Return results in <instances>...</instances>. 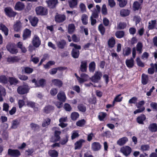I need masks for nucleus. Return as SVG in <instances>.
Masks as SVG:
<instances>
[{"instance_id": "obj_1", "label": "nucleus", "mask_w": 157, "mask_h": 157, "mask_svg": "<svg viewBox=\"0 0 157 157\" xmlns=\"http://www.w3.org/2000/svg\"><path fill=\"white\" fill-rule=\"evenodd\" d=\"M30 88L27 84H23L19 86L17 89L18 93L20 94L23 95L29 93Z\"/></svg>"}, {"instance_id": "obj_2", "label": "nucleus", "mask_w": 157, "mask_h": 157, "mask_svg": "<svg viewBox=\"0 0 157 157\" xmlns=\"http://www.w3.org/2000/svg\"><path fill=\"white\" fill-rule=\"evenodd\" d=\"M35 10L36 14L39 15L45 16L48 13V10L46 7L40 6L36 8Z\"/></svg>"}, {"instance_id": "obj_3", "label": "nucleus", "mask_w": 157, "mask_h": 157, "mask_svg": "<svg viewBox=\"0 0 157 157\" xmlns=\"http://www.w3.org/2000/svg\"><path fill=\"white\" fill-rule=\"evenodd\" d=\"M102 76V72L100 71H96L94 75L90 78L91 81L94 83H98L101 79Z\"/></svg>"}, {"instance_id": "obj_4", "label": "nucleus", "mask_w": 157, "mask_h": 157, "mask_svg": "<svg viewBox=\"0 0 157 157\" xmlns=\"http://www.w3.org/2000/svg\"><path fill=\"white\" fill-rule=\"evenodd\" d=\"M4 10L6 15L10 18H14L17 14V13L10 7H6Z\"/></svg>"}, {"instance_id": "obj_5", "label": "nucleus", "mask_w": 157, "mask_h": 157, "mask_svg": "<svg viewBox=\"0 0 157 157\" xmlns=\"http://www.w3.org/2000/svg\"><path fill=\"white\" fill-rule=\"evenodd\" d=\"M32 83H34L36 87L40 86L43 87L46 84V80L44 78H40L38 81L35 78L33 79L31 81Z\"/></svg>"}, {"instance_id": "obj_6", "label": "nucleus", "mask_w": 157, "mask_h": 157, "mask_svg": "<svg viewBox=\"0 0 157 157\" xmlns=\"http://www.w3.org/2000/svg\"><path fill=\"white\" fill-rule=\"evenodd\" d=\"M66 20V17L64 14H60L57 13L55 16V20L57 23H62Z\"/></svg>"}, {"instance_id": "obj_7", "label": "nucleus", "mask_w": 157, "mask_h": 157, "mask_svg": "<svg viewBox=\"0 0 157 157\" xmlns=\"http://www.w3.org/2000/svg\"><path fill=\"white\" fill-rule=\"evenodd\" d=\"M61 133V131L55 130L54 133V136L51 139V141L54 143L59 141L61 138L60 135Z\"/></svg>"}, {"instance_id": "obj_8", "label": "nucleus", "mask_w": 157, "mask_h": 157, "mask_svg": "<svg viewBox=\"0 0 157 157\" xmlns=\"http://www.w3.org/2000/svg\"><path fill=\"white\" fill-rule=\"evenodd\" d=\"M32 43L33 46L37 48L41 44V40L39 37L37 35H34L33 37Z\"/></svg>"}, {"instance_id": "obj_9", "label": "nucleus", "mask_w": 157, "mask_h": 157, "mask_svg": "<svg viewBox=\"0 0 157 157\" xmlns=\"http://www.w3.org/2000/svg\"><path fill=\"white\" fill-rule=\"evenodd\" d=\"M46 2L48 7L51 9L55 8L58 3V0H48Z\"/></svg>"}, {"instance_id": "obj_10", "label": "nucleus", "mask_w": 157, "mask_h": 157, "mask_svg": "<svg viewBox=\"0 0 157 157\" xmlns=\"http://www.w3.org/2000/svg\"><path fill=\"white\" fill-rule=\"evenodd\" d=\"M120 151L124 155L127 156L131 152L132 149L129 146H126L121 147Z\"/></svg>"}, {"instance_id": "obj_11", "label": "nucleus", "mask_w": 157, "mask_h": 157, "mask_svg": "<svg viewBox=\"0 0 157 157\" xmlns=\"http://www.w3.org/2000/svg\"><path fill=\"white\" fill-rule=\"evenodd\" d=\"M8 154L9 155L13 157H17L21 155L20 151L17 149H9Z\"/></svg>"}, {"instance_id": "obj_12", "label": "nucleus", "mask_w": 157, "mask_h": 157, "mask_svg": "<svg viewBox=\"0 0 157 157\" xmlns=\"http://www.w3.org/2000/svg\"><path fill=\"white\" fill-rule=\"evenodd\" d=\"M57 97L58 100L62 102H64L67 99L65 94L63 91H59Z\"/></svg>"}, {"instance_id": "obj_13", "label": "nucleus", "mask_w": 157, "mask_h": 157, "mask_svg": "<svg viewBox=\"0 0 157 157\" xmlns=\"http://www.w3.org/2000/svg\"><path fill=\"white\" fill-rule=\"evenodd\" d=\"M31 35V31L27 28L25 29L23 31L22 34L23 40H25L30 38Z\"/></svg>"}, {"instance_id": "obj_14", "label": "nucleus", "mask_w": 157, "mask_h": 157, "mask_svg": "<svg viewBox=\"0 0 157 157\" xmlns=\"http://www.w3.org/2000/svg\"><path fill=\"white\" fill-rule=\"evenodd\" d=\"M30 23L33 26L35 27L37 26L39 21L38 18L36 17L29 16L28 18Z\"/></svg>"}, {"instance_id": "obj_15", "label": "nucleus", "mask_w": 157, "mask_h": 157, "mask_svg": "<svg viewBox=\"0 0 157 157\" xmlns=\"http://www.w3.org/2000/svg\"><path fill=\"white\" fill-rule=\"evenodd\" d=\"M87 61L86 60H83L81 62V65L79 67L80 71L82 72H86L87 68Z\"/></svg>"}, {"instance_id": "obj_16", "label": "nucleus", "mask_w": 157, "mask_h": 157, "mask_svg": "<svg viewBox=\"0 0 157 157\" xmlns=\"http://www.w3.org/2000/svg\"><path fill=\"white\" fill-rule=\"evenodd\" d=\"M101 147L100 144L98 142H93L91 145V148L94 151H98L100 150Z\"/></svg>"}, {"instance_id": "obj_17", "label": "nucleus", "mask_w": 157, "mask_h": 157, "mask_svg": "<svg viewBox=\"0 0 157 157\" xmlns=\"http://www.w3.org/2000/svg\"><path fill=\"white\" fill-rule=\"evenodd\" d=\"M25 8V5L23 3L18 1L17 2L15 6L14 9L17 11H21Z\"/></svg>"}, {"instance_id": "obj_18", "label": "nucleus", "mask_w": 157, "mask_h": 157, "mask_svg": "<svg viewBox=\"0 0 157 157\" xmlns=\"http://www.w3.org/2000/svg\"><path fill=\"white\" fill-rule=\"evenodd\" d=\"M85 142V140L82 139H80L75 143V149H80L82 146V144Z\"/></svg>"}, {"instance_id": "obj_19", "label": "nucleus", "mask_w": 157, "mask_h": 157, "mask_svg": "<svg viewBox=\"0 0 157 157\" xmlns=\"http://www.w3.org/2000/svg\"><path fill=\"white\" fill-rule=\"evenodd\" d=\"M146 119V117L144 114H141L136 118V122L140 124H144V121Z\"/></svg>"}, {"instance_id": "obj_20", "label": "nucleus", "mask_w": 157, "mask_h": 157, "mask_svg": "<svg viewBox=\"0 0 157 157\" xmlns=\"http://www.w3.org/2000/svg\"><path fill=\"white\" fill-rule=\"evenodd\" d=\"M8 82L10 85L15 86L19 83V81L15 77H9L8 78Z\"/></svg>"}, {"instance_id": "obj_21", "label": "nucleus", "mask_w": 157, "mask_h": 157, "mask_svg": "<svg viewBox=\"0 0 157 157\" xmlns=\"http://www.w3.org/2000/svg\"><path fill=\"white\" fill-rule=\"evenodd\" d=\"M54 109V107L51 105H48L46 106L43 109V111L46 114H48L52 112Z\"/></svg>"}, {"instance_id": "obj_22", "label": "nucleus", "mask_w": 157, "mask_h": 157, "mask_svg": "<svg viewBox=\"0 0 157 157\" xmlns=\"http://www.w3.org/2000/svg\"><path fill=\"white\" fill-rule=\"evenodd\" d=\"M52 82L53 84L54 85L58 87L59 88L61 87L63 85V82L62 81L59 79H53L52 80Z\"/></svg>"}, {"instance_id": "obj_23", "label": "nucleus", "mask_w": 157, "mask_h": 157, "mask_svg": "<svg viewBox=\"0 0 157 157\" xmlns=\"http://www.w3.org/2000/svg\"><path fill=\"white\" fill-rule=\"evenodd\" d=\"M128 141V138L126 137H124L119 139L117 141V144L119 146L124 145Z\"/></svg>"}, {"instance_id": "obj_24", "label": "nucleus", "mask_w": 157, "mask_h": 157, "mask_svg": "<svg viewBox=\"0 0 157 157\" xmlns=\"http://www.w3.org/2000/svg\"><path fill=\"white\" fill-rule=\"evenodd\" d=\"M20 120L16 119L12 121L11 128L15 129L17 128L18 126L20 125Z\"/></svg>"}, {"instance_id": "obj_25", "label": "nucleus", "mask_w": 157, "mask_h": 157, "mask_svg": "<svg viewBox=\"0 0 157 157\" xmlns=\"http://www.w3.org/2000/svg\"><path fill=\"white\" fill-rule=\"evenodd\" d=\"M148 75L143 74L141 75L142 83L144 85H146L148 83Z\"/></svg>"}, {"instance_id": "obj_26", "label": "nucleus", "mask_w": 157, "mask_h": 157, "mask_svg": "<svg viewBox=\"0 0 157 157\" xmlns=\"http://www.w3.org/2000/svg\"><path fill=\"white\" fill-rule=\"evenodd\" d=\"M80 77L82 80H80V83H82L87 81L89 78V75L84 73H82L80 75Z\"/></svg>"}, {"instance_id": "obj_27", "label": "nucleus", "mask_w": 157, "mask_h": 157, "mask_svg": "<svg viewBox=\"0 0 157 157\" xmlns=\"http://www.w3.org/2000/svg\"><path fill=\"white\" fill-rule=\"evenodd\" d=\"M142 4L140 2H139L137 1H135L133 4V7L134 11L138 10L139 9H141L142 8L141 6Z\"/></svg>"}, {"instance_id": "obj_28", "label": "nucleus", "mask_w": 157, "mask_h": 157, "mask_svg": "<svg viewBox=\"0 0 157 157\" xmlns=\"http://www.w3.org/2000/svg\"><path fill=\"white\" fill-rule=\"evenodd\" d=\"M116 44V41L114 38L113 37H111L108 40V44L109 48H113L114 47Z\"/></svg>"}, {"instance_id": "obj_29", "label": "nucleus", "mask_w": 157, "mask_h": 157, "mask_svg": "<svg viewBox=\"0 0 157 157\" xmlns=\"http://www.w3.org/2000/svg\"><path fill=\"white\" fill-rule=\"evenodd\" d=\"M21 27V22L20 21H17L13 25V29L14 31L18 32L20 31Z\"/></svg>"}, {"instance_id": "obj_30", "label": "nucleus", "mask_w": 157, "mask_h": 157, "mask_svg": "<svg viewBox=\"0 0 157 157\" xmlns=\"http://www.w3.org/2000/svg\"><path fill=\"white\" fill-rule=\"evenodd\" d=\"M126 64L128 68H132L134 66V60L132 58L130 59H127L125 61Z\"/></svg>"}, {"instance_id": "obj_31", "label": "nucleus", "mask_w": 157, "mask_h": 157, "mask_svg": "<svg viewBox=\"0 0 157 157\" xmlns=\"http://www.w3.org/2000/svg\"><path fill=\"white\" fill-rule=\"evenodd\" d=\"M96 69V64L94 61L90 62L89 64V69L90 72L93 73Z\"/></svg>"}, {"instance_id": "obj_32", "label": "nucleus", "mask_w": 157, "mask_h": 157, "mask_svg": "<svg viewBox=\"0 0 157 157\" xmlns=\"http://www.w3.org/2000/svg\"><path fill=\"white\" fill-rule=\"evenodd\" d=\"M77 108L80 112L82 113L85 112L86 110L85 105L83 103H79L78 105Z\"/></svg>"}, {"instance_id": "obj_33", "label": "nucleus", "mask_w": 157, "mask_h": 157, "mask_svg": "<svg viewBox=\"0 0 157 157\" xmlns=\"http://www.w3.org/2000/svg\"><path fill=\"white\" fill-rule=\"evenodd\" d=\"M149 130L152 132H155L157 131V125L156 123H153L150 124L148 127Z\"/></svg>"}, {"instance_id": "obj_34", "label": "nucleus", "mask_w": 157, "mask_h": 157, "mask_svg": "<svg viewBox=\"0 0 157 157\" xmlns=\"http://www.w3.org/2000/svg\"><path fill=\"white\" fill-rule=\"evenodd\" d=\"M67 44L66 41L64 40H62L57 43L58 47L60 49H63Z\"/></svg>"}, {"instance_id": "obj_35", "label": "nucleus", "mask_w": 157, "mask_h": 157, "mask_svg": "<svg viewBox=\"0 0 157 157\" xmlns=\"http://www.w3.org/2000/svg\"><path fill=\"white\" fill-rule=\"evenodd\" d=\"M48 153L51 157H58V152L55 150H49Z\"/></svg>"}, {"instance_id": "obj_36", "label": "nucleus", "mask_w": 157, "mask_h": 157, "mask_svg": "<svg viewBox=\"0 0 157 157\" xmlns=\"http://www.w3.org/2000/svg\"><path fill=\"white\" fill-rule=\"evenodd\" d=\"M80 52L78 50H75L72 49L71 52L72 56L75 59L78 58L79 56Z\"/></svg>"}, {"instance_id": "obj_37", "label": "nucleus", "mask_w": 157, "mask_h": 157, "mask_svg": "<svg viewBox=\"0 0 157 157\" xmlns=\"http://www.w3.org/2000/svg\"><path fill=\"white\" fill-rule=\"evenodd\" d=\"M143 47V44L141 42H139L136 45V49L139 54L142 53Z\"/></svg>"}, {"instance_id": "obj_38", "label": "nucleus", "mask_w": 157, "mask_h": 157, "mask_svg": "<svg viewBox=\"0 0 157 157\" xmlns=\"http://www.w3.org/2000/svg\"><path fill=\"white\" fill-rule=\"evenodd\" d=\"M88 17L85 14H82L81 16V21L82 23L84 25H86L88 24Z\"/></svg>"}, {"instance_id": "obj_39", "label": "nucleus", "mask_w": 157, "mask_h": 157, "mask_svg": "<svg viewBox=\"0 0 157 157\" xmlns=\"http://www.w3.org/2000/svg\"><path fill=\"white\" fill-rule=\"evenodd\" d=\"M19 59L17 56L10 57H8L7 59V61L10 63H14L18 62Z\"/></svg>"}, {"instance_id": "obj_40", "label": "nucleus", "mask_w": 157, "mask_h": 157, "mask_svg": "<svg viewBox=\"0 0 157 157\" xmlns=\"http://www.w3.org/2000/svg\"><path fill=\"white\" fill-rule=\"evenodd\" d=\"M75 29V27L73 24H69L68 26V32L69 34H72Z\"/></svg>"}, {"instance_id": "obj_41", "label": "nucleus", "mask_w": 157, "mask_h": 157, "mask_svg": "<svg viewBox=\"0 0 157 157\" xmlns=\"http://www.w3.org/2000/svg\"><path fill=\"white\" fill-rule=\"evenodd\" d=\"M131 48L128 47H126L123 50V54L124 56H127L129 55L131 53Z\"/></svg>"}, {"instance_id": "obj_42", "label": "nucleus", "mask_w": 157, "mask_h": 157, "mask_svg": "<svg viewBox=\"0 0 157 157\" xmlns=\"http://www.w3.org/2000/svg\"><path fill=\"white\" fill-rule=\"evenodd\" d=\"M0 29L4 32L5 35L7 36L8 34L9 29L8 28L4 25L1 24L0 27Z\"/></svg>"}, {"instance_id": "obj_43", "label": "nucleus", "mask_w": 157, "mask_h": 157, "mask_svg": "<svg viewBox=\"0 0 157 157\" xmlns=\"http://www.w3.org/2000/svg\"><path fill=\"white\" fill-rule=\"evenodd\" d=\"M8 82V78L5 75H2L0 76V82L4 84H6Z\"/></svg>"}, {"instance_id": "obj_44", "label": "nucleus", "mask_w": 157, "mask_h": 157, "mask_svg": "<svg viewBox=\"0 0 157 157\" xmlns=\"http://www.w3.org/2000/svg\"><path fill=\"white\" fill-rule=\"evenodd\" d=\"M69 7L71 8H74L78 4V0H71L68 2Z\"/></svg>"}, {"instance_id": "obj_45", "label": "nucleus", "mask_w": 157, "mask_h": 157, "mask_svg": "<svg viewBox=\"0 0 157 157\" xmlns=\"http://www.w3.org/2000/svg\"><path fill=\"white\" fill-rule=\"evenodd\" d=\"M125 33L123 31H118L115 33V36L118 38L123 37Z\"/></svg>"}, {"instance_id": "obj_46", "label": "nucleus", "mask_w": 157, "mask_h": 157, "mask_svg": "<svg viewBox=\"0 0 157 157\" xmlns=\"http://www.w3.org/2000/svg\"><path fill=\"white\" fill-rule=\"evenodd\" d=\"M130 14L129 10L127 9H123L120 11V14L123 17L128 16Z\"/></svg>"}, {"instance_id": "obj_47", "label": "nucleus", "mask_w": 157, "mask_h": 157, "mask_svg": "<svg viewBox=\"0 0 157 157\" xmlns=\"http://www.w3.org/2000/svg\"><path fill=\"white\" fill-rule=\"evenodd\" d=\"M151 24L150 22L148 23V29L149 30H152L153 29L156 25V21L155 20H151Z\"/></svg>"}, {"instance_id": "obj_48", "label": "nucleus", "mask_w": 157, "mask_h": 157, "mask_svg": "<svg viewBox=\"0 0 157 157\" xmlns=\"http://www.w3.org/2000/svg\"><path fill=\"white\" fill-rule=\"evenodd\" d=\"M79 116V115L78 113L75 112L71 113V117L72 120L75 121L78 118Z\"/></svg>"}, {"instance_id": "obj_49", "label": "nucleus", "mask_w": 157, "mask_h": 157, "mask_svg": "<svg viewBox=\"0 0 157 157\" xmlns=\"http://www.w3.org/2000/svg\"><path fill=\"white\" fill-rule=\"evenodd\" d=\"M86 123L85 120L84 119H83L77 121L76 123V125L78 126L82 127Z\"/></svg>"}, {"instance_id": "obj_50", "label": "nucleus", "mask_w": 157, "mask_h": 157, "mask_svg": "<svg viewBox=\"0 0 157 157\" xmlns=\"http://www.w3.org/2000/svg\"><path fill=\"white\" fill-rule=\"evenodd\" d=\"M30 127L34 131L39 130L40 126L36 124L32 123L30 124Z\"/></svg>"}, {"instance_id": "obj_51", "label": "nucleus", "mask_w": 157, "mask_h": 157, "mask_svg": "<svg viewBox=\"0 0 157 157\" xmlns=\"http://www.w3.org/2000/svg\"><path fill=\"white\" fill-rule=\"evenodd\" d=\"M24 69V72L27 74H30L32 73L33 71V69L32 68L29 67H23Z\"/></svg>"}, {"instance_id": "obj_52", "label": "nucleus", "mask_w": 157, "mask_h": 157, "mask_svg": "<svg viewBox=\"0 0 157 157\" xmlns=\"http://www.w3.org/2000/svg\"><path fill=\"white\" fill-rule=\"evenodd\" d=\"M98 29L101 35H103L105 32V28L102 24H101L99 25Z\"/></svg>"}, {"instance_id": "obj_53", "label": "nucleus", "mask_w": 157, "mask_h": 157, "mask_svg": "<svg viewBox=\"0 0 157 157\" xmlns=\"http://www.w3.org/2000/svg\"><path fill=\"white\" fill-rule=\"evenodd\" d=\"M51 119L49 118H46L42 124V126L43 127L48 126L50 123Z\"/></svg>"}, {"instance_id": "obj_54", "label": "nucleus", "mask_w": 157, "mask_h": 157, "mask_svg": "<svg viewBox=\"0 0 157 157\" xmlns=\"http://www.w3.org/2000/svg\"><path fill=\"white\" fill-rule=\"evenodd\" d=\"M79 7L80 9V11L82 13L86 12V7L83 3H80L79 5Z\"/></svg>"}, {"instance_id": "obj_55", "label": "nucleus", "mask_w": 157, "mask_h": 157, "mask_svg": "<svg viewBox=\"0 0 157 157\" xmlns=\"http://www.w3.org/2000/svg\"><path fill=\"white\" fill-rule=\"evenodd\" d=\"M150 149V146L148 144L142 145L140 147V150L142 152L148 151Z\"/></svg>"}, {"instance_id": "obj_56", "label": "nucleus", "mask_w": 157, "mask_h": 157, "mask_svg": "<svg viewBox=\"0 0 157 157\" xmlns=\"http://www.w3.org/2000/svg\"><path fill=\"white\" fill-rule=\"evenodd\" d=\"M55 63V62L54 61H49L46 64L44 65V67L46 69H48L51 66L54 65Z\"/></svg>"}, {"instance_id": "obj_57", "label": "nucleus", "mask_w": 157, "mask_h": 157, "mask_svg": "<svg viewBox=\"0 0 157 157\" xmlns=\"http://www.w3.org/2000/svg\"><path fill=\"white\" fill-rule=\"evenodd\" d=\"M151 67L149 68L148 69V73L150 75L153 74L155 71L154 64L151 63L150 64Z\"/></svg>"}, {"instance_id": "obj_58", "label": "nucleus", "mask_w": 157, "mask_h": 157, "mask_svg": "<svg viewBox=\"0 0 157 157\" xmlns=\"http://www.w3.org/2000/svg\"><path fill=\"white\" fill-rule=\"evenodd\" d=\"M127 26L126 24L124 22H120L117 26V28L119 29H123L125 28Z\"/></svg>"}, {"instance_id": "obj_59", "label": "nucleus", "mask_w": 157, "mask_h": 157, "mask_svg": "<svg viewBox=\"0 0 157 157\" xmlns=\"http://www.w3.org/2000/svg\"><path fill=\"white\" fill-rule=\"evenodd\" d=\"M106 113L105 112H101L100 113V114L98 116L99 119L101 121L103 120L104 119L106 116Z\"/></svg>"}, {"instance_id": "obj_60", "label": "nucleus", "mask_w": 157, "mask_h": 157, "mask_svg": "<svg viewBox=\"0 0 157 157\" xmlns=\"http://www.w3.org/2000/svg\"><path fill=\"white\" fill-rule=\"evenodd\" d=\"M101 13L102 14L104 15H106L108 14V11L105 4H103L102 6Z\"/></svg>"}, {"instance_id": "obj_61", "label": "nucleus", "mask_w": 157, "mask_h": 157, "mask_svg": "<svg viewBox=\"0 0 157 157\" xmlns=\"http://www.w3.org/2000/svg\"><path fill=\"white\" fill-rule=\"evenodd\" d=\"M128 3L127 0H121L119 2V6L121 8L124 7Z\"/></svg>"}, {"instance_id": "obj_62", "label": "nucleus", "mask_w": 157, "mask_h": 157, "mask_svg": "<svg viewBox=\"0 0 157 157\" xmlns=\"http://www.w3.org/2000/svg\"><path fill=\"white\" fill-rule=\"evenodd\" d=\"M64 108L67 111L70 112L72 109V107L70 105L67 103H65L64 106Z\"/></svg>"}, {"instance_id": "obj_63", "label": "nucleus", "mask_w": 157, "mask_h": 157, "mask_svg": "<svg viewBox=\"0 0 157 157\" xmlns=\"http://www.w3.org/2000/svg\"><path fill=\"white\" fill-rule=\"evenodd\" d=\"M58 92V89L57 88H52L50 91V93L51 95L55 96L57 94Z\"/></svg>"}, {"instance_id": "obj_64", "label": "nucleus", "mask_w": 157, "mask_h": 157, "mask_svg": "<svg viewBox=\"0 0 157 157\" xmlns=\"http://www.w3.org/2000/svg\"><path fill=\"white\" fill-rule=\"evenodd\" d=\"M150 105L153 111H157V103L155 102H152L150 104Z\"/></svg>"}]
</instances>
